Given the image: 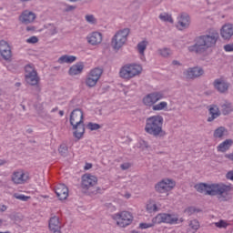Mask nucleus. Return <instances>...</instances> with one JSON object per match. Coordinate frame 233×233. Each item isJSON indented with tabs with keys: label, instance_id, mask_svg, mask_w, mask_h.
Masks as SVG:
<instances>
[{
	"label": "nucleus",
	"instance_id": "obj_1",
	"mask_svg": "<svg viewBox=\"0 0 233 233\" xmlns=\"http://www.w3.org/2000/svg\"><path fill=\"white\" fill-rule=\"evenodd\" d=\"M219 40V33L216 29H208L205 35L197 36L195 44L188 47L189 52L203 54L208 48H214Z\"/></svg>",
	"mask_w": 233,
	"mask_h": 233
},
{
	"label": "nucleus",
	"instance_id": "obj_2",
	"mask_svg": "<svg viewBox=\"0 0 233 233\" xmlns=\"http://www.w3.org/2000/svg\"><path fill=\"white\" fill-rule=\"evenodd\" d=\"M197 192L205 194V196H218L220 201H227L228 192H230V186L225 184H205L200 183L195 186Z\"/></svg>",
	"mask_w": 233,
	"mask_h": 233
},
{
	"label": "nucleus",
	"instance_id": "obj_3",
	"mask_svg": "<svg viewBox=\"0 0 233 233\" xmlns=\"http://www.w3.org/2000/svg\"><path fill=\"white\" fill-rule=\"evenodd\" d=\"M163 116L155 115L146 119L145 132L154 137H165L167 132L163 130Z\"/></svg>",
	"mask_w": 233,
	"mask_h": 233
},
{
	"label": "nucleus",
	"instance_id": "obj_4",
	"mask_svg": "<svg viewBox=\"0 0 233 233\" xmlns=\"http://www.w3.org/2000/svg\"><path fill=\"white\" fill-rule=\"evenodd\" d=\"M164 98H165V94L163 92L156 91V92L147 94L143 98V103L146 106H151L154 112H161V110L168 109V103L165 101L159 102L158 104H156V103H157V101H161V99H164Z\"/></svg>",
	"mask_w": 233,
	"mask_h": 233
},
{
	"label": "nucleus",
	"instance_id": "obj_5",
	"mask_svg": "<svg viewBox=\"0 0 233 233\" xmlns=\"http://www.w3.org/2000/svg\"><path fill=\"white\" fill-rule=\"evenodd\" d=\"M70 125L73 127V136L77 140L85 135V122L83 121V111L79 108L74 109L70 115Z\"/></svg>",
	"mask_w": 233,
	"mask_h": 233
},
{
	"label": "nucleus",
	"instance_id": "obj_6",
	"mask_svg": "<svg viewBox=\"0 0 233 233\" xmlns=\"http://www.w3.org/2000/svg\"><path fill=\"white\" fill-rule=\"evenodd\" d=\"M160 223H167V225H177V216L170 215L169 213H159L152 219V223H140L139 228H150L154 225H160Z\"/></svg>",
	"mask_w": 233,
	"mask_h": 233
},
{
	"label": "nucleus",
	"instance_id": "obj_7",
	"mask_svg": "<svg viewBox=\"0 0 233 233\" xmlns=\"http://www.w3.org/2000/svg\"><path fill=\"white\" fill-rule=\"evenodd\" d=\"M143 72V67L137 64H127L121 67L119 71V76L122 79L126 81H130L136 76H139Z\"/></svg>",
	"mask_w": 233,
	"mask_h": 233
},
{
	"label": "nucleus",
	"instance_id": "obj_8",
	"mask_svg": "<svg viewBox=\"0 0 233 233\" xmlns=\"http://www.w3.org/2000/svg\"><path fill=\"white\" fill-rule=\"evenodd\" d=\"M128 34H130L129 28H124L115 34L111 39V46L116 52L121 50L128 39Z\"/></svg>",
	"mask_w": 233,
	"mask_h": 233
},
{
	"label": "nucleus",
	"instance_id": "obj_9",
	"mask_svg": "<svg viewBox=\"0 0 233 233\" xmlns=\"http://www.w3.org/2000/svg\"><path fill=\"white\" fill-rule=\"evenodd\" d=\"M97 185V177L91 175H84L82 177V188L84 190H89L91 194H97L98 187H94Z\"/></svg>",
	"mask_w": 233,
	"mask_h": 233
},
{
	"label": "nucleus",
	"instance_id": "obj_10",
	"mask_svg": "<svg viewBox=\"0 0 233 233\" xmlns=\"http://www.w3.org/2000/svg\"><path fill=\"white\" fill-rule=\"evenodd\" d=\"M101 76H103V69L98 67L92 69L86 79V86H89V88L94 87L96 85H97Z\"/></svg>",
	"mask_w": 233,
	"mask_h": 233
},
{
	"label": "nucleus",
	"instance_id": "obj_11",
	"mask_svg": "<svg viewBox=\"0 0 233 233\" xmlns=\"http://www.w3.org/2000/svg\"><path fill=\"white\" fill-rule=\"evenodd\" d=\"M25 81L28 85H37L39 83L40 78L39 76H37V71H35V68L32 65H27L25 67Z\"/></svg>",
	"mask_w": 233,
	"mask_h": 233
},
{
	"label": "nucleus",
	"instance_id": "obj_12",
	"mask_svg": "<svg viewBox=\"0 0 233 233\" xmlns=\"http://www.w3.org/2000/svg\"><path fill=\"white\" fill-rule=\"evenodd\" d=\"M174 187H176V183L171 179L166 178L155 185V190L158 194H167V192H170Z\"/></svg>",
	"mask_w": 233,
	"mask_h": 233
},
{
	"label": "nucleus",
	"instance_id": "obj_13",
	"mask_svg": "<svg viewBox=\"0 0 233 233\" xmlns=\"http://www.w3.org/2000/svg\"><path fill=\"white\" fill-rule=\"evenodd\" d=\"M115 218L116 219V223L119 227L125 228L128 227V225L132 223L134 217H132V214H130V212L123 211L115 215Z\"/></svg>",
	"mask_w": 233,
	"mask_h": 233
},
{
	"label": "nucleus",
	"instance_id": "obj_14",
	"mask_svg": "<svg viewBox=\"0 0 233 233\" xmlns=\"http://www.w3.org/2000/svg\"><path fill=\"white\" fill-rule=\"evenodd\" d=\"M28 179H30L28 173L21 169L15 171L11 176V181H13L15 185H25Z\"/></svg>",
	"mask_w": 233,
	"mask_h": 233
},
{
	"label": "nucleus",
	"instance_id": "obj_15",
	"mask_svg": "<svg viewBox=\"0 0 233 233\" xmlns=\"http://www.w3.org/2000/svg\"><path fill=\"white\" fill-rule=\"evenodd\" d=\"M203 74H205V70H203V67L199 66L189 67L184 71V76L187 79H198V77H201Z\"/></svg>",
	"mask_w": 233,
	"mask_h": 233
},
{
	"label": "nucleus",
	"instance_id": "obj_16",
	"mask_svg": "<svg viewBox=\"0 0 233 233\" xmlns=\"http://www.w3.org/2000/svg\"><path fill=\"white\" fill-rule=\"evenodd\" d=\"M0 54L5 61L12 59V47H10L8 42L5 40L0 41Z\"/></svg>",
	"mask_w": 233,
	"mask_h": 233
},
{
	"label": "nucleus",
	"instance_id": "obj_17",
	"mask_svg": "<svg viewBox=\"0 0 233 233\" xmlns=\"http://www.w3.org/2000/svg\"><path fill=\"white\" fill-rule=\"evenodd\" d=\"M54 191L60 201H65L68 198V187L65 184H57L54 187Z\"/></svg>",
	"mask_w": 233,
	"mask_h": 233
},
{
	"label": "nucleus",
	"instance_id": "obj_18",
	"mask_svg": "<svg viewBox=\"0 0 233 233\" xmlns=\"http://www.w3.org/2000/svg\"><path fill=\"white\" fill-rule=\"evenodd\" d=\"M190 26V15L187 13H182L178 16V22L177 24V28L178 30H187Z\"/></svg>",
	"mask_w": 233,
	"mask_h": 233
},
{
	"label": "nucleus",
	"instance_id": "obj_19",
	"mask_svg": "<svg viewBox=\"0 0 233 233\" xmlns=\"http://www.w3.org/2000/svg\"><path fill=\"white\" fill-rule=\"evenodd\" d=\"M213 86L218 92H220V94H225V92L228 90L230 84L224 78H218L213 82Z\"/></svg>",
	"mask_w": 233,
	"mask_h": 233
},
{
	"label": "nucleus",
	"instance_id": "obj_20",
	"mask_svg": "<svg viewBox=\"0 0 233 233\" xmlns=\"http://www.w3.org/2000/svg\"><path fill=\"white\" fill-rule=\"evenodd\" d=\"M35 13L25 10L20 15V21L24 25H30V23H34L35 21Z\"/></svg>",
	"mask_w": 233,
	"mask_h": 233
},
{
	"label": "nucleus",
	"instance_id": "obj_21",
	"mask_svg": "<svg viewBox=\"0 0 233 233\" xmlns=\"http://www.w3.org/2000/svg\"><path fill=\"white\" fill-rule=\"evenodd\" d=\"M220 35L222 39H230V37L233 35V25L228 24L223 25L220 30Z\"/></svg>",
	"mask_w": 233,
	"mask_h": 233
},
{
	"label": "nucleus",
	"instance_id": "obj_22",
	"mask_svg": "<svg viewBox=\"0 0 233 233\" xmlns=\"http://www.w3.org/2000/svg\"><path fill=\"white\" fill-rule=\"evenodd\" d=\"M101 41H103V35L99 32H94L87 36V43H89V45H99Z\"/></svg>",
	"mask_w": 233,
	"mask_h": 233
},
{
	"label": "nucleus",
	"instance_id": "obj_23",
	"mask_svg": "<svg viewBox=\"0 0 233 233\" xmlns=\"http://www.w3.org/2000/svg\"><path fill=\"white\" fill-rule=\"evenodd\" d=\"M84 68L85 65H83V62L76 63L69 68L68 74L69 76H79V74L83 73Z\"/></svg>",
	"mask_w": 233,
	"mask_h": 233
},
{
	"label": "nucleus",
	"instance_id": "obj_24",
	"mask_svg": "<svg viewBox=\"0 0 233 233\" xmlns=\"http://www.w3.org/2000/svg\"><path fill=\"white\" fill-rule=\"evenodd\" d=\"M209 116L208 118V123H212V121H214V119H218V117H219V116H221V112L219 111V107H218V106H213L209 108Z\"/></svg>",
	"mask_w": 233,
	"mask_h": 233
},
{
	"label": "nucleus",
	"instance_id": "obj_25",
	"mask_svg": "<svg viewBox=\"0 0 233 233\" xmlns=\"http://www.w3.org/2000/svg\"><path fill=\"white\" fill-rule=\"evenodd\" d=\"M232 145H233L232 139H230V138L226 139L224 142L220 143L218 146L217 150H218V152L225 153V152H227V150L230 149V147H232Z\"/></svg>",
	"mask_w": 233,
	"mask_h": 233
},
{
	"label": "nucleus",
	"instance_id": "obj_26",
	"mask_svg": "<svg viewBox=\"0 0 233 233\" xmlns=\"http://www.w3.org/2000/svg\"><path fill=\"white\" fill-rule=\"evenodd\" d=\"M49 229L50 230H61V222H59L58 217H52L49 219Z\"/></svg>",
	"mask_w": 233,
	"mask_h": 233
},
{
	"label": "nucleus",
	"instance_id": "obj_27",
	"mask_svg": "<svg viewBox=\"0 0 233 233\" xmlns=\"http://www.w3.org/2000/svg\"><path fill=\"white\" fill-rule=\"evenodd\" d=\"M77 57L74 56L64 55L58 58V63L63 65L65 63L71 64L76 61Z\"/></svg>",
	"mask_w": 233,
	"mask_h": 233
},
{
	"label": "nucleus",
	"instance_id": "obj_28",
	"mask_svg": "<svg viewBox=\"0 0 233 233\" xmlns=\"http://www.w3.org/2000/svg\"><path fill=\"white\" fill-rule=\"evenodd\" d=\"M147 46H148V41H147V40L141 41L137 46V48L139 54L142 56V57L145 56V51L147 50Z\"/></svg>",
	"mask_w": 233,
	"mask_h": 233
},
{
	"label": "nucleus",
	"instance_id": "obj_29",
	"mask_svg": "<svg viewBox=\"0 0 233 233\" xmlns=\"http://www.w3.org/2000/svg\"><path fill=\"white\" fill-rule=\"evenodd\" d=\"M233 111L232 104H224L221 106V112L223 116H228Z\"/></svg>",
	"mask_w": 233,
	"mask_h": 233
},
{
	"label": "nucleus",
	"instance_id": "obj_30",
	"mask_svg": "<svg viewBox=\"0 0 233 233\" xmlns=\"http://www.w3.org/2000/svg\"><path fill=\"white\" fill-rule=\"evenodd\" d=\"M226 128L223 127H218L215 131H214V137L221 139V137H223V136H225V132H226Z\"/></svg>",
	"mask_w": 233,
	"mask_h": 233
},
{
	"label": "nucleus",
	"instance_id": "obj_31",
	"mask_svg": "<svg viewBox=\"0 0 233 233\" xmlns=\"http://www.w3.org/2000/svg\"><path fill=\"white\" fill-rule=\"evenodd\" d=\"M46 33L49 35H56L57 34V27L54 25V24H48L46 25Z\"/></svg>",
	"mask_w": 233,
	"mask_h": 233
},
{
	"label": "nucleus",
	"instance_id": "obj_32",
	"mask_svg": "<svg viewBox=\"0 0 233 233\" xmlns=\"http://www.w3.org/2000/svg\"><path fill=\"white\" fill-rule=\"evenodd\" d=\"M159 19L164 21L165 23H174V20L172 19V15H168V13L160 14Z\"/></svg>",
	"mask_w": 233,
	"mask_h": 233
},
{
	"label": "nucleus",
	"instance_id": "obj_33",
	"mask_svg": "<svg viewBox=\"0 0 233 233\" xmlns=\"http://www.w3.org/2000/svg\"><path fill=\"white\" fill-rule=\"evenodd\" d=\"M58 152L60 156H62L63 157H66V156H68V147H66V145L65 144L60 145Z\"/></svg>",
	"mask_w": 233,
	"mask_h": 233
},
{
	"label": "nucleus",
	"instance_id": "obj_34",
	"mask_svg": "<svg viewBox=\"0 0 233 233\" xmlns=\"http://www.w3.org/2000/svg\"><path fill=\"white\" fill-rule=\"evenodd\" d=\"M30 86H32V94H34V96H39V94L41 93V86H39V83Z\"/></svg>",
	"mask_w": 233,
	"mask_h": 233
},
{
	"label": "nucleus",
	"instance_id": "obj_35",
	"mask_svg": "<svg viewBox=\"0 0 233 233\" xmlns=\"http://www.w3.org/2000/svg\"><path fill=\"white\" fill-rule=\"evenodd\" d=\"M189 227L192 229V233L196 232L199 228V221L197 219L191 220L189 223Z\"/></svg>",
	"mask_w": 233,
	"mask_h": 233
},
{
	"label": "nucleus",
	"instance_id": "obj_36",
	"mask_svg": "<svg viewBox=\"0 0 233 233\" xmlns=\"http://www.w3.org/2000/svg\"><path fill=\"white\" fill-rule=\"evenodd\" d=\"M86 21L90 25H96L97 23V19H96V16H94V15H86Z\"/></svg>",
	"mask_w": 233,
	"mask_h": 233
},
{
	"label": "nucleus",
	"instance_id": "obj_37",
	"mask_svg": "<svg viewBox=\"0 0 233 233\" xmlns=\"http://www.w3.org/2000/svg\"><path fill=\"white\" fill-rule=\"evenodd\" d=\"M147 212H157V205H156V203L150 202L147 205Z\"/></svg>",
	"mask_w": 233,
	"mask_h": 233
},
{
	"label": "nucleus",
	"instance_id": "obj_38",
	"mask_svg": "<svg viewBox=\"0 0 233 233\" xmlns=\"http://www.w3.org/2000/svg\"><path fill=\"white\" fill-rule=\"evenodd\" d=\"M158 54H160L162 57H168V56H170V50L168 48L158 49Z\"/></svg>",
	"mask_w": 233,
	"mask_h": 233
},
{
	"label": "nucleus",
	"instance_id": "obj_39",
	"mask_svg": "<svg viewBox=\"0 0 233 233\" xmlns=\"http://www.w3.org/2000/svg\"><path fill=\"white\" fill-rule=\"evenodd\" d=\"M87 128H89V130H99V128H101V126L99 124L89 122L87 124Z\"/></svg>",
	"mask_w": 233,
	"mask_h": 233
},
{
	"label": "nucleus",
	"instance_id": "obj_40",
	"mask_svg": "<svg viewBox=\"0 0 233 233\" xmlns=\"http://www.w3.org/2000/svg\"><path fill=\"white\" fill-rule=\"evenodd\" d=\"M14 198H15V199H19L20 201H26L30 198V197L19 195L17 193H15Z\"/></svg>",
	"mask_w": 233,
	"mask_h": 233
},
{
	"label": "nucleus",
	"instance_id": "obj_41",
	"mask_svg": "<svg viewBox=\"0 0 233 233\" xmlns=\"http://www.w3.org/2000/svg\"><path fill=\"white\" fill-rule=\"evenodd\" d=\"M139 147L143 150H148V148H150V146L148 145V142L141 140L139 143Z\"/></svg>",
	"mask_w": 233,
	"mask_h": 233
},
{
	"label": "nucleus",
	"instance_id": "obj_42",
	"mask_svg": "<svg viewBox=\"0 0 233 233\" xmlns=\"http://www.w3.org/2000/svg\"><path fill=\"white\" fill-rule=\"evenodd\" d=\"M215 226L218 227V228H227L228 224L225 220H220L215 223Z\"/></svg>",
	"mask_w": 233,
	"mask_h": 233
},
{
	"label": "nucleus",
	"instance_id": "obj_43",
	"mask_svg": "<svg viewBox=\"0 0 233 233\" xmlns=\"http://www.w3.org/2000/svg\"><path fill=\"white\" fill-rule=\"evenodd\" d=\"M185 212L188 216H192V214H194V212H198V209H196V208H194V207H189V208L185 209Z\"/></svg>",
	"mask_w": 233,
	"mask_h": 233
},
{
	"label": "nucleus",
	"instance_id": "obj_44",
	"mask_svg": "<svg viewBox=\"0 0 233 233\" xmlns=\"http://www.w3.org/2000/svg\"><path fill=\"white\" fill-rule=\"evenodd\" d=\"M224 50L226 52H233V44H227L224 46Z\"/></svg>",
	"mask_w": 233,
	"mask_h": 233
},
{
	"label": "nucleus",
	"instance_id": "obj_45",
	"mask_svg": "<svg viewBox=\"0 0 233 233\" xmlns=\"http://www.w3.org/2000/svg\"><path fill=\"white\" fill-rule=\"evenodd\" d=\"M37 41H39L37 36H31L30 38L27 39V43H30L32 45H35V43H37Z\"/></svg>",
	"mask_w": 233,
	"mask_h": 233
},
{
	"label": "nucleus",
	"instance_id": "obj_46",
	"mask_svg": "<svg viewBox=\"0 0 233 233\" xmlns=\"http://www.w3.org/2000/svg\"><path fill=\"white\" fill-rule=\"evenodd\" d=\"M224 157L228 159V161H233V153H227L224 155Z\"/></svg>",
	"mask_w": 233,
	"mask_h": 233
},
{
	"label": "nucleus",
	"instance_id": "obj_47",
	"mask_svg": "<svg viewBox=\"0 0 233 233\" xmlns=\"http://www.w3.org/2000/svg\"><path fill=\"white\" fill-rule=\"evenodd\" d=\"M76 10V6L75 5H67L65 9V12H72Z\"/></svg>",
	"mask_w": 233,
	"mask_h": 233
},
{
	"label": "nucleus",
	"instance_id": "obj_48",
	"mask_svg": "<svg viewBox=\"0 0 233 233\" xmlns=\"http://www.w3.org/2000/svg\"><path fill=\"white\" fill-rule=\"evenodd\" d=\"M120 167L122 168V170H128V168H130V164L124 163L120 166Z\"/></svg>",
	"mask_w": 233,
	"mask_h": 233
},
{
	"label": "nucleus",
	"instance_id": "obj_49",
	"mask_svg": "<svg viewBox=\"0 0 233 233\" xmlns=\"http://www.w3.org/2000/svg\"><path fill=\"white\" fill-rule=\"evenodd\" d=\"M226 177L227 179H230L231 181H233V170L228 172Z\"/></svg>",
	"mask_w": 233,
	"mask_h": 233
},
{
	"label": "nucleus",
	"instance_id": "obj_50",
	"mask_svg": "<svg viewBox=\"0 0 233 233\" xmlns=\"http://www.w3.org/2000/svg\"><path fill=\"white\" fill-rule=\"evenodd\" d=\"M7 208L6 205H0V212H6Z\"/></svg>",
	"mask_w": 233,
	"mask_h": 233
},
{
	"label": "nucleus",
	"instance_id": "obj_51",
	"mask_svg": "<svg viewBox=\"0 0 233 233\" xmlns=\"http://www.w3.org/2000/svg\"><path fill=\"white\" fill-rule=\"evenodd\" d=\"M172 65H174V66H181V63H179L177 60H173Z\"/></svg>",
	"mask_w": 233,
	"mask_h": 233
},
{
	"label": "nucleus",
	"instance_id": "obj_52",
	"mask_svg": "<svg viewBox=\"0 0 233 233\" xmlns=\"http://www.w3.org/2000/svg\"><path fill=\"white\" fill-rule=\"evenodd\" d=\"M92 168V164L86 163L85 166V170H90Z\"/></svg>",
	"mask_w": 233,
	"mask_h": 233
},
{
	"label": "nucleus",
	"instance_id": "obj_53",
	"mask_svg": "<svg viewBox=\"0 0 233 233\" xmlns=\"http://www.w3.org/2000/svg\"><path fill=\"white\" fill-rule=\"evenodd\" d=\"M52 233H61V229H50Z\"/></svg>",
	"mask_w": 233,
	"mask_h": 233
},
{
	"label": "nucleus",
	"instance_id": "obj_54",
	"mask_svg": "<svg viewBox=\"0 0 233 233\" xmlns=\"http://www.w3.org/2000/svg\"><path fill=\"white\" fill-rule=\"evenodd\" d=\"M173 216H177V221H178L179 217H177V215H176V214H173ZM179 221H180V223H183V221H185V219H184L183 218H181L179 219Z\"/></svg>",
	"mask_w": 233,
	"mask_h": 233
},
{
	"label": "nucleus",
	"instance_id": "obj_55",
	"mask_svg": "<svg viewBox=\"0 0 233 233\" xmlns=\"http://www.w3.org/2000/svg\"><path fill=\"white\" fill-rule=\"evenodd\" d=\"M6 161L5 160H2L0 159V167L3 166V165H5Z\"/></svg>",
	"mask_w": 233,
	"mask_h": 233
},
{
	"label": "nucleus",
	"instance_id": "obj_56",
	"mask_svg": "<svg viewBox=\"0 0 233 233\" xmlns=\"http://www.w3.org/2000/svg\"><path fill=\"white\" fill-rule=\"evenodd\" d=\"M15 86L17 88H19V86H21V83L16 82V83L15 84Z\"/></svg>",
	"mask_w": 233,
	"mask_h": 233
},
{
	"label": "nucleus",
	"instance_id": "obj_57",
	"mask_svg": "<svg viewBox=\"0 0 233 233\" xmlns=\"http://www.w3.org/2000/svg\"><path fill=\"white\" fill-rule=\"evenodd\" d=\"M57 110H59V108H58V107H55V108H53V109L51 110V112H57Z\"/></svg>",
	"mask_w": 233,
	"mask_h": 233
},
{
	"label": "nucleus",
	"instance_id": "obj_58",
	"mask_svg": "<svg viewBox=\"0 0 233 233\" xmlns=\"http://www.w3.org/2000/svg\"><path fill=\"white\" fill-rule=\"evenodd\" d=\"M20 3H28V1H32V0H19Z\"/></svg>",
	"mask_w": 233,
	"mask_h": 233
},
{
	"label": "nucleus",
	"instance_id": "obj_59",
	"mask_svg": "<svg viewBox=\"0 0 233 233\" xmlns=\"http://www.w3.org/2000/svg\"><path fill=\"white\" fill-rule=\"evenodd\" d=\"M3 223V220L0 219V225ZM0 233H10V231H5V232H0Z\"/></svg>",
	"mask_w": 233,
	"mask_h": 233
},
{
	"label": "nucleus",
	"instance_id": "obj_60",
	"mask_svg": "<svg viewBox=\"0 0 233 233\" xmlns=\"http://www.w3.org/2000/svg\"><path fill=\"white\" fill-rule=\"evenodd\" d=\"M60 116H65V111H59Z\"/></svg>",
	"mask_w": 233,
	"mask_h": 233
},
{
	"label": "nucleus",
	"instance_id": "obj_61",
	"mask_svg": "<svg viewBox=\"0 0 233 233\" xmlns=\"http://www.w3.org/2000/svg\"><path fill=\"white\" fill-rule=\"evenodd\" d=\"M26 30H27V32H30V30H32V27L27 26V27H26Z\"/></svg>",
	"mask_w": 233,
	"mask_h": 233
},
{
	"label": "nucleus",
	"instance_id": "obj_62",
	"mask_svg": "<svg viewBox=\"0 0 233 233\" xmlns=\"http://www.w3.org/2000/svg\"><path fill=\"white\" fill-rule=\"evenodd\" d=\"M126 198L128 199V198H130V194H127Z\"/></svg>",
	"mask_w": 233,
	"mask_h": 233
},
{
	"label": "nucleus",
	"instance_id": "obj_63",
	"mask_svg": "<svg viewBox=\"0 0 233 233\" xmlns=\"http://www.w3.org/2000/svg\"><path fill=\"white\" fill-rule=\"evenodd\" d=\"M22 108H23V110H25V106H22Z\"/></svg>",
	"mask_w": 233,
	"mask_h": 233
},
{
	"label": "nucleus",
	"instance_id": "obj_64",
	"mask_svg": "<svg viewBox=\"0 0 233 233\" xmlns=\"http://www.w3.org/2000/svg\"><path fill=\"white\" fill-rule=\"evenodd\" d=\"M0 10H3V7H0Z\"/></svg>",
	"mask_w": 233,
	"mask_h": 233
}]
</instances>
